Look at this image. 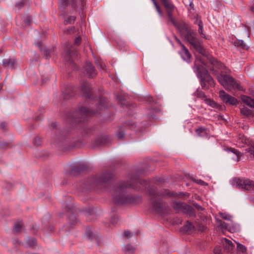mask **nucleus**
Here are the masks:
<instances>
[{
	"label": "nucleus",
	"instance_id": "obj_1",
	"mask_svg": "<svg viewBox=\"0 0 254 254\" xmlns=\"http://www.w3.org/2000/svg\"><path fill=\"white\" fill-rule=\"evenodd\" d=\"M148 184L147 181L140 179L137 175H131L128 180L121 181L116 184L113 192L114 200L119 204L139 203L141 201V197L127 193V190L129 188L133 190L145 189Z\"/></svg>",
	"mask_w": 254,
	"mask_h": 254
},
{
	"label": "nucleus",
	"instance_id": "obj_2",
	"mask_svg": "<svg viewBox=\"0 0 254 254\" xmlns=\"http://www.w3.org/2000/svg\"><path fill=\"white\" fill-rule=\"evenodd\" d=\"M189 43L198 53L201 54V56H196L194 63V71L200 79L201 87L204 89H208L209 86L207 83L211 86H214V80L208 73L207 69L204 67L207 66L206 60L210 55L202 47L195 37L190 39Z\"/></svg>",
	"mask_w": 254,
	"mask_h": 254
},
{
	"label": "nucleus",
	"instance_id": "obj_3",
	"mask_svg": "<svg viewBox=\"0 0 254 254\" xmlns=\"http://www.w3.org/2000/svg\"><path fill=\"white\" fill-rule=\"evenodd\" d=\"M98 108L96 110H91L89 109L81 106L78 108V110L74 112L69 117L71 118L69 122L73 125H76L77 123L84 121V119L88 116H92L96 113H98L99 111L106 107V102L105 99L102 97L100 98Z\"/></svg>",
	"mask_w": 254,
	"mask_h": 254
},
{
	"label": "nucleus",
	"instance_id": "obj_4",
	"mask_svg": "<svg viewBox=\"0 0 254 254\" xmlns=\"http://www.w3.org/2000/svg\"><path fill=\"white\" fill-rule=\"evenodd\" d=\"M211 70L213 71V74L216 76L218 81L227 90L231 91L235 89L241 90V86L232 77L227 74L219 73L214 68H211Z\"/></svg>",
	"mask_w": 254,
	"mask_h": 254
},
{
	"label": "nucleus",
	"instance_id": "obj_5",
	"mask_svg": "<svg viewBox=\"0 0 254 254\" xmlns=\"http://www.w3.org/2000/svg\"><path fill=\"white\" fill-rule=\"evenodd\" d=\"M148 192L151 197L150 200L153 209L156 212L160 213H167L168 212L169 206L166 202L156 198L155 188L150 187L148 190Z\"/></svg>",
	"mask_w": 254,
	"mask_h": 254
},
{
	"label": "nucleus",
	"instance_id": "obj_6",
	"mask_svg": "<svg viewBox=\"0 0 254 254\" xmlns=\"http://www.w3.org/2000/svg\"><path fill=\"white\" fill-rule=\"evenodd\" d=\"M85 5V0H61L59 2V8L61 10H63L67 6H69L73 12L78 11L79 14L82 19L84 17L83 10Z\"/></svg>",
	"mask_w": 254,
	"mask_h": 254
},
{
	"label": "nucleus",
	"instance_id": "obj_7",
	"mask_svg": "<svg viewBox=\"0 0 254 254\" xmlns=\"http://www.w3.org/2000/svg\"><path fill=\"white\" fill-rule=\"evenodd\" d=\"M114 177L113 173L108 171L101 176L92 177L88 182L90 187L92 189L105 188L108 183Z\"/></svg>",
	"mask_w": 254,
	"mask_h": 254
},
{
	"label": "nucleus",
	"instance_id": "obj_8",
	"mask_svg": "<svg viewBox=\"0 0 254 254\" xmlns=\"http://www.w3.org/2000/svg\"><path fill=\"white\" fill-rule=\"evenodd\" d=\"M173 25L180 31L181 35L188 42L195 37V34L190 26L184 22H177L174 17L169 19Z\"/></svg>",
	"mask_w": 254,
	"mask_h": 254
},
{
	"label": "nucleus",
	"instance_id": "obj_9",
	"mask_svg": "<svg viewBox=\"0 0 254 254\" xmlns=\"http://www.w3.org/2000/svg\"><path fill=\"white\" fill-rule=\"evenodd\" d=\"M233 185L239 189L245 190H254V182L249 179L235 178L233 179Z\"/></svg>",
	"mask_w": 254,
	"mask_h": 254
},
{
	"label": "nucleus",
	"instance_id": "obj_10",
	"mask_svg": "<svg viewBox=\"0 0 254 254\" xmlns=\"http://www.w3.org/2000/svg\"><path fill=\"white\" fill-rule=\"evenodd\" d=\"M77 55L78 53L76 50L72 46L70 47H67L63 53L64 59L73 65H74V64L72 62V59L77 57Z\"/></svg>",
	"mask_w": 254,
	"mask_h": 254
},
{
	"label": "nucleus",
	"instance_id": "obj_11",
	"mask_svg": "<svg viewBox=\"0 0 254 254\" xmlns=\"http://www.w3.org/2000/svg\"><path fill=\"white\" fill-rule=\"evenodd\" d=\"M219 94L221 100L227 104L236 105L238 103L236 98L228 94L224 90H220Z\"/></svg>",
	"mask_w": 254,
	"mask_h": 254
},
{
	"label": "nucleus",
	"instance_id": "obj_12",
	"mask_svg": "<svg viewBox=\"0 0 254 254\" xmlns=\"http://www.w3.org/2000/svg\"><path fill=\"white\" fill-rule=\"evenodd\" d=\"M50 127L51 129H55L54 133L55 134V141L57 143L64 141L65 140L66 133L59 128H57L58 125L56 123H52Z\"/></svg>",
	"mask_w": 254,
	"mask_h": 254
},
{
	"label": "nucleus",
	"instance_id": "obj_13",
	"mask_svg": "<svg viewBox=\"0 0 254 254\" xmlns=\"http://www.w3.org/2000/svg\"><path fill=\"white\" fill-rule=\"evenodd\" d=\"M165 7L167 16L169 19L173 17V13L176 8L171 0H160Z\"/></svg>",
	"mask_w": 254,
	"mask_h": 254
},
{
	"label": "nucleus",
	"instance_id": "obj_14",
	"mask_svg": "<svg viewBox=\"0 0 254 254\" xmlns=\"http://www.w3.org/2000/svg\"><path fill=\"white\" fill-rule=\"evenodd\" d=\"M84 73L87 75L88 77L93 78L97 75L96 71L90 62H87L84 66Z\"/></svg>",
	"mask_w": 254,
	"mask_h": 254
},
{
	"label": "nucleus",
	"instance_id": "obj_15",
	"mask_svg": "<svg viewBox=\"0 0 254 254\" xmlns=\"http://www.w3.org/2000/svg\"><path fill=\"white\" fill-rule=\"evenodd\" d=\"M87 168V166L83 163H78L74 165L70 171V174L76 175L84 171Z\"/></svg>",
	"mask_w": 254,
	"mask_h": 254
},
{
	"label": "nucleus",
	"instance_id": "obj_16",
	"mask_svg": "<svg viewBox=\"0 0 254 254\" xmlns=\"http://www.w3.org/2000/svg\"><path fill=\"white\" fill-rule=\"evenodd\" d=\"M242 154L241 152L235 148L228 149V157L232 160L238 162Z\"/></svg>",
	"mask_w": 254,
	"mask_h": 254
},
{
	"label": "nucleus",
	"instance_id": "obj_17",
	"mask_svg": "<svg viewBox=\"0 0 254 254\" xmlns=\"http://www.w3.org/2000/svg\"><path fill=\"white\" fill-rule=\"evenodd\" d=\"M81 90L83 96L86 98H91L92 95L91 93V87L88 83L86 82H83L82 84Z\"/></svg>",
	"mask_w": 254,
	"mask_h": 254
},
{
	"label": "nucleus",
	"instance_id": "obj_18",
	"mask_svg": "<svg viewBox=\"0 0 254 254\" xmlns=\"http://www.w3.org/2000/svg\"><path fill=\"white\" fill-rule=\"evenodd\" d=\"M17 61L14 58L5 59L2 61V65L5 68L15 69Z\"/></svg>",
	"mask_w": 254,
	"mask_h": 254
},
{
	"label": "nucleus",
	"instance_id": "obj_19",
	"mask_svg": "<svg viewBox=\"0 0 254 254\" xmlns=\"http://www.w3.org/2000/svg\"><path fill=\"white\" fill-rule=\"evenodd\" d=\"M222 243L225 250L227 253H231L232 254V252L234 251L235 246L232 241L226 238H224L222 240Z\"/></svg>",
	"mask_w": 254,
	"mask_h": 254
},
{
	"label": "nucleus",
	"instance_id": "obj_20",
	"mask_svg": "<svg viewBox=\"0 0 254 254\" xmlns=\"http://www.w3.org/2000/svg\"><path fill=\"white\" fill-rule=\"evenodd\" d=\"M206 61L207 62V63L209 62L210 64H211L213 65V67L210 68V69L211 68H214V67H216L217 68L220 69L221 68H226L225 66L223 65V64L215 59H214L212 56L210 55V56L207 59ZM215 70H216L215 69H214ZM213 73V71L210 70Z\"/></svg>",
	"mask_w": 254,
	"mask_h": 254
},
{
	"label": "nucleus",
	"instance_id": "obj_21",
	"mask_svg": "<svg viewBox=\"0 0 254 254\" xmlns=\"http://www.w3.org/2000/svg\"><path fill=\"white\" fill-rule=\"evenodd\" d=\"M110 141V138L108 136H100L95 140V143L97 146L104 145L108 144Z\"/></svg>",
	"mask_w": 254,
	"mask_h": 254
},
{
	"label": "nucleus",
	"instance_id": "obj_22",
	"mask_svg": "<svg viewBox=\"0 0 254 254\" xmlns=\"http://www.w3.org/2000/svg\"><path fill=\"white\" fill-rule=\"evenodd\" d=\"M36 46L40 49L41 51L43 52V54L46 56L47 59H48L50 57L51 53L54 51L53 49H51L50 50L48 49L40 42L37 43Z\"/></svg>",
	"mask_w": 254,
	"mask_h": 254
},
{
	"label": "nucleus",
	"instance_id": "obj_23",
	"mask_svg": "<svg viewBox=\"0 0 254 254\" xmlns=\"http://www.w3.org/2000/svg\"><path fill=\"white\" fill-rule=\"evenodd\" d=\"M186 205V203L178 201H175L172 203V206L177 212L181 211L184 212Z\"/></svg>",
	"mask_w": 254,
	"mask_h": 254
},
{
	"label": "nucleus",
	"instance_id": "obj_24",
	"mask_svg": "<svg viewBox=\"0 0 254 254\" xmlns=\"http://www.w3.org/2000/svg\"><path fill=\"white\" fill-rule=\"evenodd\" d=\"M180 54L182 59L184 61H186L187 62H189L191 58V55L184 45H182V50L180 52Z\"/></svg>",
	"mask_w": 254,
	"mask_h": 254
},
{
	"label": "nucleus",
	"instance_id": "obj_25",
	"mask_svg": "<svg viewBox=\"0 0 254 254\" xmlns=\"http://www.w3.org/2000/svg\"><path fill=\"white\" fill-rule=\"evenodd\" d=\"M151 187L155 188L156 189V198L159 196H171L174 194L171 193L169 190L166 189H162L159 191L157 190V189L154 186H151Z\"/></svg>",
	"mask_w": 254,
	"mask_h": 254
},
{
	"label": "nucleus",
	"instance_id": "obj_26",
	"mask_svg": "<svg viewBox=\"0 0 254 254\" xmlns=\"http://www.w3.org/2000/svg\"><path fill=\"white\" fill-rule=\"evenodd\" d=\"M246 253V248L240 244H237V247L235 248L234 251L232 252V254H245Z\"/></svg>",
	"mask_w": 254,
	"mask_h": 254
},
{
	"label": "nucleus",
	"instance_id": "obj_27",
	"mask_svg": "<svg viewBox=\"0 0 254 254\" xmlns=\"http://www.w3.org/2000/svg\"><path fill=\"white\" fill-rule=\"evenodd\" d=\"M242 101L248 106L254 108V99L251 97L245 96L241 95V96Z\"/></svg>",
	"mask_w": 254,
	"mask_h": 254
},
{
	"label": "nucleus",
	"instance_id": "obj_28",
	"mask_svg": "<svg viewBox=\"0 0 254 254\" xmlns=\"http://www.w3.org/2000/svg\"><path fill=\"white\" fill-rule=\"evenodd\" d=\"M241 113L248 117H254V111L245 107L240 109Z\"/></svg>",
	"mask_w": 254,
	"mask_h": 254
},
{
	"label": "nucleus",
	"instance_id": "obj_29",
	"mask_svg": "<svg viewBox=\"0 0 254 254\" xmlns=\"http://www.w3.org/2000/svg\"><path fill=\"white\" fill-rule=\"evenodd\" d=\"M64 23L65 24H72L76 19V17L75 16H68L67 14H64Z\"/></svg>",
	"mask_w": 254,
	"mask_h": 254
},
{
	"label": "nucleus",
	"instance_id": "obj_30",
	"mask_svg": "<svg viewBox=\"0 0 254 254\" xmlns=\"http://www.w3.org/2000/svg\"><path fill=\"white\" fill-rule=\"evenodd\" d=\"M183 212L188 214L190 217H195V216L193 208L192 206L188 204L185 207V210Z\"/></svg>",
	"mask_w": 254,
	"mask_h": 254
},
{
	"label": "nucleus",
	"instance_id": "obj_31",
	"mask_svg": "<svg viewBox=\"0 0 254 254\" xmlns=\"http://www.w3.org/2000/svg\"><path fill=\"white\" fill-rule=\"evenodd\" d=\"M72 87L67 88L64 92V100H67L71 98L73 95V93L72 91Z\"/></svg>",
	"mask_w": 254,
	"mask_h": 254
},
{
	"label": "nucleus",
	"instance_id": "obj_32",
	"mask_svg": "<svg viewBox=\"0 0 254 254\" xmlns=\"http://www.w3.org/2000/svg\"><path fill=\"white\" fill-rule=\"evenodd\" d=\"M26 244L28 247L34 249L37 246L36 240L33 238H28L26 241Z\"/></svg>",
	"mask_w": 254,
	"mask_h": 254
},
{
	"label": "nucleus",
	"instance_id": "obj_33",
	"mask_svg": "<svg viewBox=\"0 0 254 254\" xmlns=\"http://www.w3.org/2000/svg\"><path fill=\"white\" fill-rule=\"evenodd\" d=\"M183 229L186 232H188L194 230L195 227L190 221H187L183 226Z\"/></svg>",
	"mask_w": 254,
	"mask_h": 254
},
{
	"label": "nucleus",
	"instance_id": "obj_34",
	"mask_svg": "<svg viewBox=\"0 0 254 254\" xmlns=\"http://www.w3.org/2000/svg\"><path fill=\"white\" fill-rule=\"evenodd\" d=\"M198 21V33L201 35L202 37H205V35L203 33V23L200 18L199 19L198 17L196 19V23Z\"/></svg>",
	"mask_w": 254,
	"mask_h": 254
},
{
	"label": "nucleus",
	"instance_id": "obj_35",
	"mask_svg": "<svg viewBox=\"0 0 254 254\" xmlns=\"http://www.w3.org/2000/svg\"><path fill=\"white\" fill-rule=\"evenodd\" d=\"M22 227V224L21 222H17L13 228V232L15 234L18 233L20 232Z\"/></svg>",
	"mask_w": 254,
	"mask_h": 254
},
{
	"label": "nucleus",
	"instance_id": "obj_36",
	"mask_svg": "<svg viewBox=\"0 0 254 254\" xmlns=\"http://www.w3.org/2000/svg\"><path fill=\"white\" fill-rule=\"evenodd\" d=\"M28 1V0H20L19 1H18L15 3V6L19 10L27 4Z\"/></svg>",
	"mask_w": 254,
	"mask_h": 254
},
{
	"label": "nucleus",
	"instance_id": "obj_37",
	"mask_svg": "<svg viewBox=\"0 0 254 254\" xmlns=\"http://www.w3.org/2000/svg\"><path fill=\"white\" fill-rule=\"evenodd\" d=\"M205 103L209 106L216 108H221V106L217 104L216 102L210 99H205Z\"/></svg>",
	"mask_w": 254,
	"mask_h": 254
},
{
	"label": "nucleus",
	"instance_id": "obj_38",
	"mask_svg": "<svg viewBox=\"0 0 254 254\" xmlns=\"http://www.w3.org/2000/svg\"><path fill=\"white\" fill-rule=\"evenodd\" d=\"M234 44L235 46L241 47L243 49H247L246 44L242 40H237L234 42Z\"/></svg>",
	"mask_w": 254,
	"mask_h": 254
},
{
	"label": "nucleus",
	"instance_id": "obj_39",
	"mask_svg": "<svg viewBox=\"0 0 254 254\" xmlns=\"http://www.w3.org/2000/svg\"><path fill=\"white\" fill-rule=\"evenodd\" d=\"M194 95L198 98L203 99L204 100H205V99H207L206 98V97L205 94L202 91H199L197 90L194 92Z\"/></svg>",
	"mask_w": 254,
	"mask_h": 254
},
{
	"label": "nucleus",
	"instance_id": "obj_40",
	"mask_svg": "<svg viewBox=\"0 0 254 254\" xmlns=\"http://www.w3.org/2000/svg\"><path fill=\"white\" fill-rule=\"evenodd\" d=\"M195 132L198 136L201 137L204 136L206 134L205 128L202 127L196 129Z\"/></svg>",
	"mask_w": 254,
	"mask_h": 254
},
{
	"label": "nucleus",
	"instance_id": "obj_41",
	"mask_svg": "<svg viewBox=\"0 0 254 254\" xmlns=\"http://www.w3.org/2000/svg\"><path fill=\"white\" fill-rule=\"evenodd\" d=\"M135 249L130 244L127 245L125 246L124 248V252H129V253H133Z\"/></svg>",
	"mask_w": 254,
	"mask_h": 254
},
{
	"label": "nucleus",
	"instance_id": "obj_42",
	"mask_svg": "<svg viewBox=\"0 0 254 254\" xmlns=\"http://www.w3.org/2000/svg\"><path fill=\"white\" fill-rule=\"evenodd\" d=\"M116 135L119 139H122L125 135L124 131L122 128H120L116 133Z\"/></svg>",
	"mask_w": 254,
	"mask_h": 254
},
{
	"label": "nucleus",
	"instance_id": "obj_43",
	"mask_svg": "<svg viewBox=\"0 0 254 254\" xmlns=\"http://www.w3.org/2000/svg\"><path fill=\"white\" fill-rule=\"evenodd\" d=\"M76 31V29L74 27H70L67 28L66 30L64 31V32L65 34H72L75 33Z\"/></svg>",
	"mask_w": 254,
	"mask_h": 254
},
{
	"label": "nucleus",
	"instance_id": "obj_44",
	"mask_svg": "<svg viewBox=\"0 0 254 254\" xmlns=\"http://www.w3.org/2000/svg\"><path fill=\"white\" fill-rule=\"evenodd\" d=\"M246 151L249 153L251 155H252L254 157V144L249 146L246 149Z\"/></svg>",
	"mask_w": 254,
	"mask_h": 254
},
{
	"label": "nucleus",
	"instance_id": "obj_45",
	"mask_svg": "<svg viewBox=\"0 0 254 254\" xmlns=\"http://www.w3.org/2000/svg\"><path fill=\"white\" fill-rule=\"evenodd\" d=\"M219 227L223 231L228 229V225L225 222L220 221L219 225Z\"/></svg>",
	"mask_w": 254,
	"mask_h": 254
},
{
	"label": "nucleus",
	"instance_id": "obj_46",
	"mask_svg": "<svg viewBox=\"0 0 254 254\" xmlns=\"http://www.w3.org/2000/svg\"><path fill=\"white\" fill-rule=\"evenodd\" d=\"M152 1L154 5V6L155 7V8L156 9V10L158 12L160 16H161L162 15V11L160 8L159 6L157 4V2L155 0H152Z\"/></svg>",
	"mask_w": 254,
	"mask_h": 254
},
{
	"label": "nucleus",
	"instance_id": "obj_47",
	"mask_svg": "<svg viewBox=\"0 0 254 254\" xmlns=\"http://www.w3.org/2000/svg\"><path fill=\"white\" fill-rule=\"evenodd\" d=\"M9 146V143L6 142H0V149H4Z\"/></svg>",
	"mask_w": 254,
	"mask_h": 254
},
{
	"label": "nucleus",
	"instance_id": "obj_48",
	"mask_svg": "<svg viewBox=\"0 0 254 254\" xmlns=\"http://www.w3.org/2000/svg\"><path fill=\"white\" fill-rule=\"evenodd\" d=\"M41 141L40 138L37 136L33 140V144L35 146H38L40 145Z\"/></svg>",
	"mask_w": 254,
	"mask_h": 254
},
{
	"label": "nucleus",
	"instance_id": "obj_49",
	"mask_svg": "<svg viewBox=\"0 0 254 254\" xmlns=\"http://www.w3.org/2000/svg\"><path fill=\"white\" fill-rule=\"evenodd\" d=\"M23 21L26 25L29 26L32 22V18L30 16H27Z\"/></svg>",
	"mask_w": 254,
	"mask_h": 254
},
{
	"label": "nucleus",
	"instance_id": "obj_50",
	"mask_svg": "<svg viewBox=\"0 0 254 254\" xmlns=\"http://www.w3.org/2000/svg\"><path fill=\"white\" fill-rule=\"evenodd\" d=\"M220 216L221 218L224 220H231V219L232 218L231 216L226 213H221Z\"/></svg>",
	"mask_w": 254,
	"mask_h": 254
},
{
	"label": "nucleus",
	"instance_id": "obj_51",
	"mask_svg": "<svg viewBox=\"0 0 254 254\" xmlns=\"http://www.w3.org/2000/svg\"><path fill=\"white\" fill-rule=\"evenodd\" d=\"M183 2L186 5H189L190 8L193 9V4L191 0H190L189 1H187V0H183Z\"/></svg>",
	"mask_w": 254,
	"mask_h": 254
},
{
	"label": "nucleus",
	"instance_id": "obj_52",
	"mask_svg": "<svg viewBox=\"0 0 254 254\" xmlns=\"http://www.w3.org/2000/svg\"><path fill=\"white\" fill-rule=\"evenodd\" d=\"M191 180L193 182H196V183L200 184L201 185H202V186H205V185H207V183H206L205 182H203V181H202L201 180H195L193 178H192Z\"/></svg>",
	"mask_w": 254,
	"mask_h": 254
},
{
	"label": "nucleus",
	"instance_id": "obj_53",
	"mask_svg": "<svg viewBox=\"0 0 254 254\" xmlns=\"http://www.w3.org/2000/svg\"><path fill=\"white\" fill-rule=\"evenodd\" d=\"M119 220V218L117 216H114L112 217V219H111V223L115 225L117 223L118 221Z\"/></svg>",
	"mask_w": 254,
	"mask_h": 254
},
{
	"label": "nucleus",
	"instance_id": "obj_54",
	"mask_svg": "<svg viewBox=\"0 0 254 254\" xmlns=\"http://www.w3.org/2000/svg\"><path fill=\"white\" fill-rule=\"evenodd\" d=\"M214 254H222V250L219 247H216L214 249Z\"/></svg>",
	"mask_w": 254,
	"mask_h": 254
},
{
	"label": "nucleus",
	"instance_id": "obj_55",
	"mask_svg": "<svg viewBox=\"0 0 254 254\" xmlns=\"http://www.w3.org/2000/svg\"><path fill=\"white\" fill-rule=\"evenodd\" d=\"M192 205L198 210H202L203 209V208L201 206H200L199 205H198L197 203H196L195 202L193 203Z\"/></svg>",
	"mask_w": 254,
	"mask_h": 254
},
{
	"label": "nucleus",
	"instance_id": "obj_56",
	"mask_svg": "<svg viewBox=\"0 0 254 254\" xmlns=\"http://www.w3.org/2000/svg\"><path fill=\"white\" fill-rule=\"evenodd\" d=\"M81 39L80 36L75 38L74 40V44L77 45H79L81 43Z\"/></svg>",
	"mask_w": 254,
	"mask_h": 254
},
{
	"label": "nucleus",
	"instance_id": "obj_57",
	"mask_svg": "<svg viewBox=\"0 0 254 254\" xmlns=\"http://www.w3.org/2000/svg\"><path fill=\"white\" fill-rule=\"evenodd\" d=\"M98 66L99 68H100L101 70H105V65L103 63L98 64Z\"/></svg>",
	"mask_w": 254,
	"mask_h": 254
},
{
	"label": "nucleus",
	"instance_id": "obj_58",
	"mask_svg": "<svg viewBox=\"0 0 254 254\" xmlns=\"http://www.w3.org/2000/svg\"><path fill=\"white\" fill-rule=\"evenodd\" d=\"M71 219L73 221V222L72 223V224L70 223L69 224V225H68L67 226V227H71V225H74L76 223V222L74 221V220H75V217L74 216H72L71 217Z\"/></svg>",
	"mask_w": 254,
	"mask_h": 254
},
{
	"label": "nucleus",
	"instance_id": "obj_59",
	"mask_svg": "<svg viewBox=\"0 0 254 254\" xmlns=\"http://www.w3.org/2000/svg\"><path fill=\"white\" fill-rule=\"evenodd\" d=\"M146 100L149 103H151L152 102H153V98L150 96H148L147 97Z\"/></svg>",
	"mask_w": 254,
	"mask_h": 254
},
{
	"label": "nucleus",
	"instance_id": "obj_60",
	"mask_svg": "<svg viewBox=\"0 0 254 254\" xmlns=\"http://www.w3.org/2000/svg\"><path fill=\"white\" fill-rule=\"evenodd\" d=\"M130 235V233L128 231H125L124 232V236L126 237H128Z\"/></svg>",
	"mask_w": 254,
	"mask_h": 254
},
{
	"label": "nucleus",
	"instance_id": "obj_61",
	"mask_svg": "<svg viewBox=\"0 0 254 254\" xmlns=\"http://www.w3.org/2000/svg\"><path fill=\"white\" fill-rule=\"evenodd\" d=\"M205 229V227L202 225H199L198 230L201 231H204Z\"/></svg>",
	"mask_w": 254,
	"mask_h": 254
},
{
	"label": "nucleus",
	"instance_id": "obj_62",
	"mask_svg": "<svg viewBox=\"0 0 254 254\" xmlns=\"http://www.w3.org/2000/svg\"><path fill=\"white\" fill-rule=\"evenodd\" d=\"M31 230H36L35 232H33V234H36V232H37V227H36V226H34V225H33L31 226Z\"/></svg>",
	"mask_w": 254,
	"mask_h": 254
},
{
	"label": "nucleus",
	"instance_id": "obj_63",
	"mask_svg": "<svg viewBox=\"0 0 254 254\" xmlns=\"http://www.w3.org/2000/svg\"><path fill=\"white\" fill-rule=\"evenodd\" d=\"M117 98L118 100H119V101H124V98L123 97H122V96H118L117 97Z\"/></svg>",
	"mask_w": 254,
	"mask_h": 254
},
{
	"label": "nucleus",
	"instance_id": "obj_64",
	"mask_svg": "<svg viewBox=\"0 0 254 254\" xmlns=\"http://www.w3.org/2000/svg\"><path fill=\"white\" fill-rule=\"evenodd\" d=\"M6 127V124L4 122H2L0 124V127L4 129Z\"/></svg>",
	"mask_w": 254,
	"mask_h": 254
}]
</instances>
